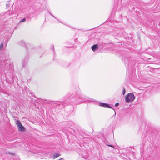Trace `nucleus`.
Masks as SVG:
<instances>
[{
	"label": "nucleus",
	"mask_w": 160,
	"mask_h": 160,
	"mask_svg": "<svg viewBox=\"0 0 160 160\" xmlns=\"http://www.w3.org/2000/svg\"><path fill=\"white\" fill-rule=\"evenodd\" d=\"M92 50L94 52L98 49V44H96L93 45L91 47Z\"/></svg>",
	"instance_id": "nucleus-3"
},
{
	"label": "nucleus",
	"mask_w": 160,
	"mask_h": 160,
	"mask_svg": "<svg viewBox=\"0 0 160 160\" xmlns=\"http://www.w3.org/2000/svg\"><path fill=\"white\" fill-rule=\"evenodd\" d=\"M50 14L52 16V17H54V16L52 14H51V13H50Z\"/></svg>",
	"instance_id": "nucleus-17"
},
{
	"label": "nucleus",
	"mask_w": 160,
	"mask_h": 160,
	"mask_svg": "<svg viewBox=\"0 0 160 160\" xmlns=\"http://www.w3.org/2000/svg\"><path fill=\"white\" fill-rule=\"evenodd\" d=\"M28 62V60L25 59L22 62V68H24L25 67Z\"/></svg>",
	"instance_id": "nucleus-4"
},
{
	"label": "nucleus",
	"mask_w": 160,
	"mask_h": 160,
	"mask_svg": "<svg viewBox=\"0 0 160 160\" xmlns=\"http://www.w3.org/2000/svg\"><path fill=\"white\" fill-rule=\"evenodd\" d=\"M39 99L43 101H47L48 103H49L50 102H53L54 104L62 103V105H63L65 103H64V102H62L61 101H47L46 100H43L41 98H39Z\"/></svg>",
	"instance_id": "nucleus-2"
},
{
	"label": "nucleus",
	"mask_w": 160,
	"mask_h": 160,
	"mask_svg": "<svg viewBox=\"0 0 160 160\" xmlns=\"http://www.w3.org/2000/svg\"><path fill=\"white\" fill-rule=\"evenodd\" d=\"M125 92H126V90H125V88L124 87H123V91H122V94L123 95H124L125 94Z\"/></svg>",
	"instance_id": "nucleus-12"
},
{
	"label": "nucleus",
	"mask_w": 160,
	"mask_h": 160,
	"mask_svg": "<svg viewBox=\"0 0 160 160\" xmlns=\"http://www.w3.org/2000/svg\"><path fill=\"white\" fill-rule=\"evenodd\" d=\"M135 98L133 93H128L125 96V101L127 102H132L135 99Z\"/></svg>",
	"instance_id": "nucleus-1"
},
{
	"label": "nucleus",
	"mask_w": 160,
	"mask_h": 160,
	"mask_svg": "<svg viewBox=\"0 0 160 160\" xmlns=\"http://www.w3.org/2000/svg\"><path fill=\"white\" fill-rule=\"evenodd\" d=\"M104 142L105 144H106L107 146L112 147L113 148H114V147L109 144V142L107 140H105L104 141Z\"/></svg>",
	"instance_id": "nucleus-5"
},
{
	"label": "nucleus",
	"mask_w": 160,
	"mask_h": 160,
	"mask_svg": "<svg viewBox=\"0 0 160 160\" xmlns=\"http://www.w3.org/2000/svg\"><path fill=\"white\" fill-rule=\"evenodd\" d=\"M119 105V103L118 102H117V103H116L115 104V106H118Z\"/></svg>",
	"instance_id": "nucleus-15"
},
{
	"label": "nucleus",
	"mask_w": 160,
	"mask_h": 160,
	"mask_svg": "<svg viewBox=\"0 0 160 160\" xmlns=\"http://www.w3.org/2000/svg\"><path fill=\"white\" fill-rule=\"evenodd\" d=\"M52 48L53 49H54V46H53V45H52Z\"/></svg>",
	"instance_id": "nucleus-16"
},
{
	"label": "nucleus",
	"mask_w": 160,
	"mask_h": 160,
	"mask_svg": "<svg viewBox=\"0 0 160 160\" xmlns=\"http://www.w3.org/2000/svg\"><path fill=\"white\" fill-rule=\"evenodd\" d=\"M16 123L17 126L18 127V128L19 130H20V122L19 120H18L17 121Z\"/></svg>",
	"instance_id": "nucleus-8"
},
{
	"label": "nucleus",
	"mask_w": 160,
	"mask_h": 160,
	"mask_svg": "<svg viewBox=\"0 0 160 160\" xmlns=\"http://www.w3.org/2000/svg\"><path fill=\"white\" fill-rule=\"evenodd\" d=\"M21 46L26 47L25 43L23 41H21Z\"/></svg>",
	"instance_id": "nucleus-10"
},
{
	"label": "nucleus",
	"mask_w": 160,
	"mask_h": 160,
	"mask_svg": "<svg viewBox=\"0 0 160 160\" xmlns=\"http://www.w3.org/2000/svg\"><path fill=\"white\" fill-rule=\"evenodd\" d=\"M60 155H61L60 154L58 153H55L53 155V158L55 159V158L59 157Z\"/></svg>",
	"instance_id": "nucleus-9"
},
{
	"label": "nucleus",
	"mask_w": 160,
	"mask_h": 160,
	"mask_svg": "<svg viewBox=\"0 0 160 160\" xmlns=\"http://www.w3.org/2000/svg\"><path fill=\"white\" fill-rule=\"evenodd\" d=\"M3 47V43H2L0 45V49L1 50L2 49Z\"/></svg>",
	"instance_id": "nucleus-13"
},
{
	"label": "nucleus",
	"mask_w": 160,
	"mask_h": 160,
	"mask_svg": "<svg viewBox=\"0 0 160 160\" xmlns=\"http://www.w3.org/2000/svg\"><path fill=\"white\" fill-rule=\"evenodd\" d=\"M107 104L103 102H100L99 105L103 107L106 108Z\"/></svg>",
	"instance_id": "nucleus-6"
},
{
	"label": "nucleus",
	"mask_w": 160,
	"mask_h": 160,
	"mask_svg": "<svg viewBox=\"0 0 160 160\" xmlns=\"http://www.w3.org/2000/svg\"><path fill=\"white\" fill-rule=\"evenodd\" d=\"M106 108H112L115 112V111L114 110V109H113L112 107H111L108 104H107V107ZM115 115H116V112H115Z\"/></svg>",
	"instance_id": "nucleus-11"
},
{
	"label": "nucleus",
	"mask_w": 160,
	"mask_h": 160,
	"mask_svg": "<svg viewBox=\"0 0 160 160\" xmlns=\"http://www.w3.org/2000/svg\"><path fill=\"white\" fill-rule=\"evenodd\" d=\"M26 19L25 18H24L22 19L21 20V22H24L26 21Z\"/></svg>",
	"instance_id": "nucleus-14"
},
{
	"label": "nucleus",
	"mask_w": 160,
	"mask_h": 160,
	"mask_svg": "<svg viewBox=\"0 0 160 160\" xmlns=\"http://www.w3.org/2000/svg\"><path fill=\"white\" fill-rule=\"evenodd\" d=\"M26 130L25 128L21 123V132H25Z\"/></svg>",
	"instance_id": "nucleus-7"
}]
</instances>
